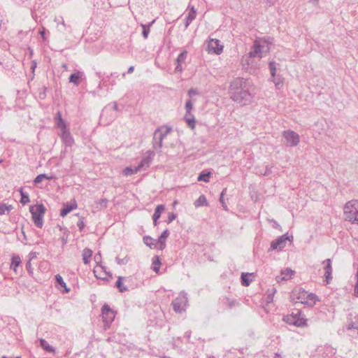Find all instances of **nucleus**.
Instances as JSON below:
<instances>
[{
  "label": "nucleus",
  "instance_id": "nucleus-1",
  "mask_svg": "<svg viewBox=\"0 0 358 358\" xmlns=\"http://www.w3.org/2000/svg\"><path fill=\"white\" fill-rule=\"evenodd\" d=\"M229 94L234 101L241 106L249 105L253 99L248 88V80L243 78H236L231 82Z\"/></svg>",
  "mask_w": 358,
  "mask_h": 358
},
{
  "label": "nucleus",
  "instance_id": "nucleus-2",
  "mask_svg": "<svg viewBox=\"0 0 358 358\" xmlns=\"http://www.w3.org/2000/svg\"><path fill=\"white\" fill-rule=\"evenodd\" d=\"M269 49L268 43L265 38L255 40L250 52L247 55L243 57V64H245L244 62H245L249 65V59L255 57L262 58L263 53L268 52Z\"/></svg>",
  "mask_w": 358,
  "mask_h": 358
},
{
  "label": "nucleus",
  "instance_id": "nucleus-3",
  "mask_svg": "<svg viewBox=\"0 0 358 358\" xmlns=\"http://www.w3.org/2000/svg\"><path fill=\"white\" fill-rule=\"evenodd\" d=\"M344 219L358 224V200L348 201L344 206Z\"/></svg>",
  "mask_w": 358,
  "mask_h": 358
},
{
  "label": "nucleus",
  "instance_id": "nucleus-4",
  "mask_svg": "<svg viewBox=\"0 0 358 358\" xmlns=\"http://www.w3.org/2000/svg\"><path fill=\"white\" fill-rule=\"evenodd\" d=\"M45 208L43 204L31 205L29 206V212L31 214L32 220L34 224L41 229L43 226V216L45 213Z\"/></svg>",
  "mask_w": 358,
  "mask_h": 358
},
{
  "label": "nucleus",
  "instance_id": "nucleus-5",
  "mask_svg": "<svg viewBox=\"0 0 358 358\" xmlns=\"http://www.w3.org/2000/svg\"><path fill=\"white\" fill-rule=\"evenodd\" d=\"M188 299L187 294L181 292L179 295L172 301L173 310L177 313H181L185 310Z\"/></svg>",
  "mask_w": 358,
  "mask_h": 358
},
{
  "label": "nucleus",
  "instance_id": "nucleus-6",
  "mask_svg": "<svg viewBox=\"0 0 358 358\" xmlns=\"http://www.w3.org/2000/svg\"><path fill=\"white\" fill-rule=\"evenodd\" d=\"M301 311L298 310L296 313H292L283 317V321L288 324L294 325L296 327L307 326V321L303 317H300Z\"/></svg>",
  "mask_w": 358,
  "mask_h": 358
},
{
  "label": "nucleus",
  "instance_id": "nucleus-7",
  "mask_svg": "<svg viewBox=\"0 0 358 358\" xmlns=\"http://www.w3.org/2000/svg\"><path fill=\"white\" fill-rule=\"evenodd\" d=\"M101 316L104 326L109 327L115 319V313L108 304H104L101 308Z\"/></svg>",
  "mask_w": 358,
  "mask_h": 358
},
{
  "label": "nucleus",
  "instance_id": "nucleus-8",
  "mask_svg": "<svg viewBox=\"0 0 358 358\" xmlns=\"http://www.w3.org/2000/svg\"><path fill=\"white\" fill-rule=\"evenodd\" d=\"M282 136L286 141V145L290 147L296 146L300 141L299 134L292 130L284 131Z\"/></svg>",
  "mask_w": 358,
  "mask_h": 358
},
{
  "label": "nucleus",
  "instance_id": "nucleus-9",
  "mask_svg": "<svg viewBox=\"0 0 358 358\" xmlns=\"http://www.w3.org/2000/svg\"><path fill=\"white\" fill-rule=\"evenodd\" d=\"M299 294L297 299L301 300V303L313 306L319 301V298L316 294L313 293L308 294L305 290H302Z\"/></svg>",
  "mask_w": 358,
  "mask_h": 358
},
{
  "label": "nucleus",
  "instance_id": "nucleus-10",
  "mask_svg": "<svg viewBox=\"0 0 358 358\" xmlns=\"http://www.w3.org/2000/svg\"><path fill=\"white\" fill-rule=\"evenodd\" d=\"M292 239L293 236L289 237L287 234L280 236L271 243V249L280 250L285 247L287 240L292 241Z\"/></svg>",
  "mask_w": 358,
  "mask_h": 358
},
{
  "label": "nucleus",
  "instance_id": "nucleus-11",
  "mask_svg": "<svg viewBox=\"0 0 358 358\" xmlns=\"http://www.w3.org/2000/svg\"><path fill=\"white\" fill-rule=\"evenodd\" d=\"M322 264L324 266V285H328L331 282L332 280V266H331V259H327L322 262Z\"/></svg>",
  "mask_w": 358,
  "mask_h": 358
},
{
  "label": "nucleus",
  "instance_id": "nucleus-12",
  "mask_svg": "<svg viewBox=\"0 0 358 358\" xmlns=\"http://www.w3.org/2000/svg\"><path fill=\"white\" fill-rule=\"evenodd\" d=\"M155 153L152 150H148L146 152V155L142 159L139 164L137 166L140 171L146 170L152 162Z\"/></svg>",
  "mask_w": 358,
  "mask_h": 358
},
{
  "label": "nucleus",
  "instance_id": "nucleus-13",
  "mask_svg": "<svg viewBox=\"0 0 358 358\" xmlns=\"http://www.w3.org/2000/svg\"><path fill=\"white\" fill-rule=\"evenodd\" d=\"M223 50V46L218 39H210L208 43V51L209 53L220 55Z\"/></svg>",
  "mask_w": 358,
  "mask_h": 358
},
{
  "label": "nucleus",
  "instance_id": "nucleus-14",
  "mask_svg": "<svg viewBox=\"0 0 358 358\" xmlns=\"http://www.w3.org/2000/svg\"><path fill=\"white\" fill-rule=\"evenodd\" d=\"M66 146L71 147L74 143L73 138L69 129L60 131L59 134Z\"/></svg>",
  "mask_w": 358,
  "mask_h": 358
},
{
  "label": "nucleus",
  "instance_id": "nucleus-15",
  "mask_svg": "<svg viewBox=\"0 0 358 358\" xmlns=\"http://www.w3.org/2000/svg\"><path fill=\"white\" fill-rule=\"evenodd\" d=\"M187 57V51L183 50L177 57L176 60V66L175 71L181 72L183 69L182 64L185 62Z\"/></svg>",
  "mask_w": 358,
  "mask_h": 358
},
{
  "label": "nucleus",
  "instance_id": "nucleus-16",
  "mask_svg": "<svg viewBox=\"0 0 358 358\" xmlns=\"http://www.w3.org/2000/svg\"><path fill=\"white\" fill-rule=\"evenodd\" d=\"M172 128L169 126L164 125L158 127L154 132L156 136L162 137V139H164L167 135L171 131Z\"/></svg>",
  "mask_w": 358,
  "mask_h": 358
},
{
  "label": "nucleus",
  "instance_id": "nucleus-17",
  "mask_svg": "<svg viewBox=\"0 0 358 358\" xmlns=\"http://www.w3.org/2000/svg\"><path fill=\"white\" fill-rule=\"evenodd\" d=\"M83 79H85L84 73L78 71L70 75L69 80L70 83H72L78 86L80 85V81Z\"/></svg>",
  "mask_w": 358,
  "mask_h": 358
},
{
  "label": "nucleus",
  "instance_id": "nucleus-18",
  "mask_svg": "<svg viewBox=\"0 0 358 358\" xmlns=\"http://www.w3.org/2000/svg\"><path fill=\"white\" fill-rule=\"evenodd\" d=\"M77 203L74 201L73 203H64L62 208L60 210V216L65 217L71 211L77 208Z\"/></svg>",
  "mask_w": 358,
  "mask_h": 358
},
{
  "label": "nucleus",
  "instance_id": "nucleus-19",
  "mask_svg": "<svg viewBox=\"0 0 358 358\" xmlns=\"http://www.w3.org/2000/svg\"><path fill=\"white\" fill-rule=\"evenodd\" d=\"M196 10L194 8V7L192 6L190 8V10L185 18V29H187L189 26V24L192 23V22L196 18Z\"/></svg>",
  "mask_w": 358,
  "mask_h": 358
},
{
  "label": "nucleus",
  "instance_id": "nucleus-20",
  "mask_svg": "<svg viewBox=\"0 0 358 358\" xmlns=\"http://www.w3.org/2000/svg\"><path fill=\"white\" fill-rule=\"evenodd\" d=\"M169 236V229H165L159 236L158 240L157 241V243L160 244L159 249L161 250H164L166 247V240L167 237Z\"/></svg>",
  "mask_w": 358,
  "mask_h": 358
},
{
  "label": "nucleus",
  "instance_id": "nucleus-21",
  "mask_svg": "<svg viewBox=\"0 0 358 358\" xmlns=\"http://www.w3.org/2000/svg\"><path fill=\"white\" fill-rule=\"evenodd\" d=\"M164 139L162 137L156 136L155 134H153V140H152V147L154 149L158 150V152H161V148L163 145Z\"/></svg>",
  "mask_w": 358,
  "mask_h": 358
},
{
  "label": "nucleus",
  "instance_id": "nucleus-22",
  "mask_svg": "<svg viewBox=\"0 0 358 358\" xmlns=\"http://www.w3.org/2000/svg\"><path fill=\"white\" fill-rule=\"evenodd\" d=\"M92 255V250L91 249L86 248L83 250V259L85 264L90 263Z\"/></svg>",
  "mask_w": 358,
  "mask_h": 358
},
{
  "label": "nucleus",
  "instance_id": "nucleus-23",
  "mask_svg": "<svg viewBox=\"0 0 358 358\" xmlns=\"http://www.w3.org/2000/svg\"><path fill=\"white\" fill-rule=\"evenodd\" d=\"M39 342H40L41 347L44 350H45L46 352H55V348L52 346H51L50 345H49V343L45 339L40 338Z\"/></svg>",
  "mask_w": 358,
  "mask_h": 358
},
{
  "label": "nucleus",
  "instance_id": "nucleus-24",
  "mask_svg": "<svg viewBox=\"0 0 358 358\" xmlns=\"http://www.w3.org/2000/svg\"><path fill=\"white\" fill-rule=\"evenodd\" d=\"M194 205L196 208H199L203 206H208V203L206 196L202 194L194 201Z\"/></svg>",
  "mask_w": 358,
  "mask_h": 358
},
{
  "label": "nucleus",
  "instance_id": "nucleus-25",
  "mask_svg": "<svg viewBox=\"0 0 358 358\" xmlns=\"http://www.w3.org/2000/svg\"><path fill=\"white\" fill-rule=\"evenodd\" d=\"M19 192L21 196V199H20V201L23 206H24L30 202L29 194L27 192H24V189L22 187L20 188Z\"/></svg>",
  "mask_w": 358,
  "mask_h": 358
},
{
  "label": "nucleus",
  "instance_id": "nucleus-26",
  "mask_svg": "<svg viewBox=\"0 0 358 358\" xmlns=\"http://www.w3.org/2000/svg\"><path fill=\"white\" fill-rule=\"evenodd\" d=\"M21 264V259L18 255L13 256L11 259L10 268L13 269L15 271H17V268Z\"/></svg>",
  "mask_w": 358,
  "mask_h": 358
},
{
  "label": "nucleus",
  "instance_id": "nucleus-27",
  "mask_svg": "<svg viewBox=\"0 0 358 358\" xmlns=\"http://www.w3.org/2000/svg\"><path fill=\"white\" fill-rule=\"evenodd\" d=\"M124 280V277L120 276L117 278V280L116 282V287L120 291V292H124L128 290L127 287L124 286L122 283V280Z\"/></svg>",
  "mask_w": 358,
  "mask_h": 358
},
{
  "label": "nucleus",
  "instance_id": "nucleus-28",
  "mask_svg": "<svg viewBox=\"0 0 358 358\" xmlns=\"http://www.w3.org/2000/svg\"><path fill=\"white\" fill-rule=\"evenodd\" d=\"M164 209H165L164 205H163V204L158 205L155 209V212L152 215V218L159 219L161 217V215L163 213V211L164 210Z\"/></svg>",
  "mask_w": 358,
  "mask_h": 358
},
{
  "label": "nucleus",
  "instance_id": "nucleus-29",
  "mask_svg": "<svg viewBox=\"0 0 358 358\" xmlns=\"http://www.w3.org/2000/svg\"><path fill=\"white\" fill-rule=\"evenodd\" d=\"M161 264V262H160V259L159 258L158 256H155L153 258H152V270L156 272V273H158L159 271V266Z\"/></svg>",
  "mask_w": 358,
  "mask_h": 358
},
{
  "label": "nucleus",
  "instance_id": "nucleus-30",
  "mask_svg": "<svg viewBox=\"0 0 358 358\" xmlns=\"http://www.w3.org/2000/svg\"><path fill=\"white\" fill-rule=\"evenodd\" d=\"M251 273H243L241 276V284L243 286H249L251 280L249 279V277L251 275Z\"/></svg>",
  "mask_w": 358,
  "mask_h": 358
},
{
  "label": "nucleus",
  "instance_id": "nucleus-31",
  "mask_svg": "<svg viewBox=\"0 0 358 358\" xmlns=\"http://www.w3.org/2000/svg\"><path fill=\"white\" fill-rule=\"evenodd\" d=\"M185 120L187 125L190 128L194 129L195 127V118H194V115H192V114H190V115L185 114Z\"/></svg>",
  "mask_w": 358,
  "mask_h": 358
},
{
  "label": "nucleus",
  "instance_id": "nucleus-32",
  "mask_svg": "<svg viewBox=\"0 0 358 358\" xmlns=\"http://www.w3.org/2000/svg\"><path fill=\"white\" fill-rule=\"evenodd\" d=\"M55 280L58 285L65 289L66 292H69L70 291V289L67 287L66 282L64 281L62 277L59 274L55 275Z\"/></svg>",
  "mask_w": 358,
  "mask_h": 358
},
{
  "label": "nucleus",
  "instance_id": "nucleus-33",
  "mask_svg": "<svg viewBox=\"0 0 358 358\" xmlns=\"http://www.w3.org/2000/svg\"><path fill=\"white\" fill-rule=\"evenodd\" d=\"M12 205H7L4 203H0V215H4L6 212L8 213L13 209Z\"/></svg>",
  "mask_w": 358,
  "mask_h": 358
},
{
  "label": "nucleus",
  "instance_id": "nucleus-34",
  "mask_svg": "<svg viewBox=\"0 0 358 358\" xmlns=\"http://www.w3.org/2000/svg\"><path fill=\"white\" fill-rule=\"evenodd\" d=\"M143 243L150 248H152L153 246L155 247L156 245V240L148 236L143 237Z\"/></svg>",
  "mask_w": 358,
  "mask_h": 358
},
{
  "label": "nucleus",
  "instance_id": "nucleus-35",
  "mask_svg": "<svg viewBox=\"0 0 358 358\" xmlns=\"http://www.w3.org/2000/svg\"><path fill=\"white\" fill-rule=\"evenodd\" d=\"M52 178H53L52 176H48L45 173H41V174L38 175L35 178V179L34 180V184L36 185V184L40 183L43 179L52 180Z\"/></svg>",
  "mask_w": 358,
  "mask_h": 358
},
{
  "label": "nucleus",
  "instance_id": "nucleus-36",
  "mask_svg": "<svg viewBox=\"0 0 358 358\" xmlns=\"http://www.w3.org/2000/svg\"><path fill=\"white\" fill-rule=\"evenodd\" d=\"M139 169L138 168V166H135L134 168H131V167H126L124 171H123V173L125 175V176H131V175H133V174H136L138 171H139Z\"/></svg>",
  "mask_w": 358,
  "mask_h": 358
},
{
  "label": "nucleus",
  "instance_id": "nucleus-37",
  "mask_svg": "<svg viewBox=\"0 0 358 358\" xmlns=\"http://www.w3.org/2000/svg\"><path fill=\"white\" fill-rule=\"evenodd\" d=\"M210 175H211L210 172L202 171L199 175L197 180H198V181L208 182Z\"/></svg>",
  "mask_w": 358,
  "mask_h": 358
},
{
  "label": "nucleus",
  "instance_id": "nucleus-38",
  "mask_svg": "<svg viewBox=\"0 0 358 358\" xmlns=\"http://www.w3.org/2000/svg\"><path fill=\"white\" fill-rule=\"evenodd\" d=\"M155 20H153L152 22H151L149 24H141V27L143 28V31H142V35L143 36L144 38H147L148 36V34L150 33V25L154 23Z\"/></svg>",
  "mask_w": 358,
  "mask_h": 358
},
{
  "label": "nucleus",
  "instance_id": "nucleus-39",
  "mask_svg": "<svg viewBox=\"0 0 358 358\" xmlns=\"http://www.w3.org/2000/svg\"><path fill=\"white\" fill-rule=\"evenodd\" d=\"M275 292H276V289L274 287L268 290V294H267L266 299V302L268 303H271L273 301V296Z\"/></svg>",
  "mask_w": 358,
  "mask_h": 358
},
{
  "label": "nucleus",
  "instance_id": "nucleus-40",
  "mask_svg": "<svg viewBox=\"0 0 358 358\" xmlns=\"http://www.w3.org/2000/svg\"><path fill=\"white\" fill-rule=\"evenodd\" d=\"M226 191H227L226 188H224L222 191V192L220 194V202L221 203L222 206L223 207L224 210H227L228 208H227V204H226V203L224 201V195L226 193Z\"/></svg>",
  "mask_w": 358,
  "mask_h": 358
},
{
  "label": "nucleus",
  "instance_id": "nucleus-41",
  "mask_svg": "<svg viewBox=\"0 0 358 358\" xmlns=\"http://www.w3.org/2000/svg\"><path fill=\"white\" fill-rule=\"evenodd\" d=\"M192 108H193L192 101V99H189L186 101V103H185L186 114L190 115L191 110H192Z\"/></svg>",
  "mask_w": 358,
  "mask_h": 358
},
{
  "label": "nucleus",
  "instance_id": "nucleus-42",
  "mask_svg": "<svg viewBox=\"0 0 358 358\" xmlns=\"http://www.w3.org/2000/svg\"><path fill=\"white\" fill-rule=\"evenodd\" d=\"M268 65L271 76L275 77L276 73V63L272 61L269 62Z\"/></svg>",
  "mask_w": 358,
  "mask_h": 358
},
{
  "label": "nucleus",
  "instance_id": "nucleus-43",
  "mask_svg": "<svg viewBox=\"0 0 358 358\" xmlns=\"http://www.w3.org/2000/svg\"><path fill=\"white\" fill-rule=\"evenodd\" d=\"M56 124L57 127L60 129V131L68 129L64 120H59V121L56 122Z\"/></svg>",
  "mask_w": 358,
  "mask_h": 358
},
{
  "label": "nucleus",
  "instance_id": "nucleus-44",
  "mask_svg": "<svg viewBox=\"0 0 358 358\" xmlns=\"http://www.w3.org/2000/svg\"><path fill=\"white\" fill-rule=\"evenodd\" d=\"M129 259L128 257H125L122 259L120 258L119 257H116L115 261L117 264L119 265H124L128 263Z\"/></svg>",
  "mask_w": 358,
  "mask_h": 358
},
{
  "label": "nucleus",
  "instance_id": "nucleus-45",
  "mask_svg": "<svg viewBox=\"0 0 358 358\" xmlns=\"http://www.w3.org/2000/svg\"><path fill=\"white\" fill-rule=\"evenodd\" d=\"M294 273V271L291 268H286L284 271L282 272L285 276L282 277L283 280H287L286 277H290Z\"/></svg>",
  "mask_w": 358,
  "mask_h": 358
},
{
  "label": "nucleus",
  "instance_id": "nucleus-46",
  "mask_svg": "<svg viewBox=\"0 0 358 358\" xmlns=\"http://www.w3.org/2000/svg\"><path fill=\"white\" fill-rule=\"evenodd\" d=\"M77 226L79 228V230L80 231H82L83 229L85 227V222H84V217H80L78 222H77Z\"/></svg>",
  "mask_w": 358,
  "mask_h": 358
},
{
  "label": "nucleus",
  "instance_id": "nucleus-47",
  "mask_svg": "<svg viewBox=\"0 0 358 358\" xmlns=\"http://www.w3.org/2000/svg\"><path fill=\"white\" fill-rule=\"evenodd\" d=\"M347 329L348 330H350V329H358V323H356V322H354L351 321L350 322L348 323V324L347 326Z\"/></svg>",
  "mask_w": 358,
  "mask_h": 358
},
{
  "label": "nucleus",
  "instance_id": "nucleus-48",
  "mask_svg": "<svg viewBox=\"0 0 358 358\" xmlns=\"http://www.w3.org/2000/svg\"><path fill=\"white\" fill-rule=\"evenodd\" d=\"M177 215L176 213H169V216H168V220H167V223L168 224H170L171 222H172L176 218Z\"/></svg>",
  "mask_w": 358,
  "mask_h": 358
},
{
  "label": "nucleus",
  "instance_id": "nucleus-49",
  "mask_svg": "<svg viewBox=\"0 0 358 358\" xmlns=\"http://www.w3.org/2000/svg\"><path fill=\"white\" fill-rule=\"evenodd\" d=\"M238 304V302L236 300H231L229 299H227V305L229 308H231L232 307L236 306Z\"/></svg>",
  "mask_w": 358,
  "mask_h": 358
},
{
  "label": "nucleus",
  "instance_id": "nucleus-50",
  "mask_svg": "<svg viewBox=\"0 0 358 358\" xmlns=\"http://www.w3.org/2000/svg\"><path fill=\"white\" fill-rule=\"evenodd\" d=\"M94 261L97 264H100L101 262V252H99L94 255Z\"/></svg>",
  "mask_w": 358,
  "mask_h": 358
},
{
  "label": "nucleus",
  "instance_id": "nucleus-51",
  "mask_svg": "<svg viewBox=\"0 0 358 358\" xmlns=\"http://www.w3.org/2000/svg\"><path fill=\"white\" fill-rule=\"evenodd\" d=\"M98 203L103 208H106L107 203H108V199H101L99 201Z\"/></svg>",
  "mask_w": 358,
  "mask_h": 358
},
{
  "label": "nucleus",
  "instance_id": "nucleus-52",
  "mask_svg": "<svg viewBox=\"0 0 358 358\" xmlns=\"http://www.w3.org/2000/svg\"><path fill=\"white\" fill-rule=\"evenodd\" d=\"M47 88L45 87H43V91L40 92L38 94V96L41 99H44L46 97V91Z\"/></svg>",
  "mask_w": 358,
  "mask_h": 358
},
{
  "label": "nucleus",
  "instance_id": "nucleus-53",
  "mask_svg": "<svg viewBox=\"0 0 358 358\" xmlns=\"http://www.w3.org/2000/svg\"><path fill=\"white\" fill-rule=\"evenodd\" d=\"M26 268L27 270V271L29 272V274H32L33 273V268L31 266V264L30 262V260L28 261L26 264Z\"/></svg>",
  "mask_w": 358,
  "mask_h": 358
},
{
  "label": "nucleus",
  "instance_id": "nucleus-54",
  "mask_svg": "<svg viewBox=\"0 0 358 358\" xmlns=\"http://www.w3.org/2000/svg\"><path fill=\"white\" fill-rule=\"evenodd\" d=\"M271 166H266V169L264 173H262L264 176H268L271 173Z\"/></svg>",
  "mask_w": 358,
  "mask_h": 358
},
{
  "label": "nucleus",
  "instance_id": "nucleus-55",
  "mask_svg": "<svg viewBox=\"0 0 358 358\" xmlns=\"http://www.w3.org/2000/svg\"><path fill=\"white\" fill-rule=\"evenodd\" d=\"M196 94H197V91L194 88H191L188 91V95L190 96H192V95H195Z\"/></svg>",
  "mask_w": 358,
  "mask_h": 358
},
{
  "label": "nucleus",
  "instance_id": "nucleus-56",
  "mask_svg": "<svg viewBox=\"0 0 358 358\" xmlns=\"http://www.w3.org/2000/svg\"><path fill=\"white\" fill-rule=\"evenodd\" d=\"M39 34H40L41 36L42 37V38L44 41H45L46 40V38H45V29L44 28H43V29L39 31Z\"/></svg>",
  "mask_w": 358,
  "mask_h": 358
},
{
  "label": "nucleus",
  "instance_id": "nucleus-57",
  "mask_svg": "<svg viewBox=\"0 0 358 358\" xmlns=\"http://www.w3.org/2000/svg\"><path fill=\"white\" fill-rule=\"evenodd\" d=\"M94 275H95V277H96V278H98V279H101V280H103L108 281V278H105V277L98 276V275H96V270L95 268L94 269Z\"/></svg>",
  "mask_w": 358,
  "mask_h": 358
},
{
  "label": "nucleus",
  "instance_id": "nucleus-58",
  "mask_svg": "<svg viewBox=\"0 0 358 358\" xmlns=\"http://www.w3.org/2000/svg\"><path fill=\"white\" fill-rule=\"evenodd\" d=\"M100 267L101 268L102 270H103V271H104L106 275H108L110 278H113L112 273L110 272H107L106 271L105 266H103L100 265Z\"/></svg>",
  "mask_w": 358,
  "mask_h": 358
},
{
  "label": "nucleus",
  "instance_id": "nucleus-59",
  "mask_svg": "<svg viewBox=\"0 0 358 358\" xmlns=\"http://www.w3.org/2000/svg\"><path fill=\"white\" fill-rule=\"evenodd\" d=\"M59 120H63L62 119V115L59 112H58L56 115V122L57 121H59Z\"/></svg>",
  "mask_w": 358,
  "mask_h": 358
},
{
  "label": "nucleus",
  "instance_id": "nucleus-60",
  "mask_svg": "<svg viewBox=\"0 0 358 358\" xmlns=\"http://www.w3.org/2000/svg\"><path fill=\"white\" fill-rule=\"evenodd\" d=\"M355 294L357 296H358V282H356L355 286Z\"/></svg>",
  "mask_w": 358,
  "mask_h": 358
},
{
  "label": "nucleus",
  "instance_id": "nucleus-61",
  "mask_svg": "<svg viewBox=\"0 0 358 358\" xmlns=\"http://www.w3.org/2000/svg\"><path fill=\"white\" fill-rule=\"evenodd\" d=\"M134 66H131L128 69L127 73H132L134 72Z\"/></svg>",
  "mask_w": 358,
  "mask_h": 358
},
{
  "label": "nucleus",
  "instance_id": "nucleus-62",
  "mask_svg": "<svg viewBox=\"0 0 358 358\" xmlns=\"http://www.w3.org/2000/svg\"><path fill=\"white\" fill-rule=\"evenodd\" d=\"M113 108L114 110L117 111L118 110V106L116 102H113Z\"/></svg>",
  "mask_w": 358,
  "mask_h": 358
},
{
  "label": "nucleus",
  "instance_id": "nucleus-63",
  "mask_svg": "<svg viewBox=\"0 0 358 358\" xmlns=\"http://www.w3.org/2000/svg\"><path fill=\"white\" fill-rule=\"evenodd\" d=\"M110 76V77L117 78L119 76V75L117 73H111Z\"/></svg>",
  "mask_w": 358,
  "mask_h": 358
},
{
  "label": "nucleus",
  "instance_id": "nucleus-64",
  "mask_svg": "<svg viewBox=\"0 0 358 358\" xmlns=\"http://www.w3.org/2000/svg\"><path fill=\"white\" fill-rule=\"evenodd\" d=\"M62 241L63 245H64V244H66L67 243V238H65L64 237H62Z\"/></svg>",
  "mask_w": 358,
  "mask_h": 358
}]
</instances>
